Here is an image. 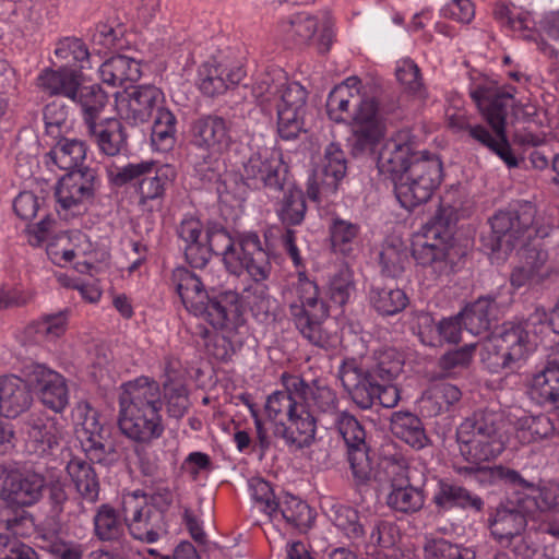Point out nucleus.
<instances>
[{
    "label": "nucleus",
    "instance_id": "f257e3e1",
    "mask_svg": "<svg viewBox=\"0 0 559 559\" xmlns=\"http://www.w3.org/2000/svg\"><path fill=\"white\" fill-rule=\"evenodd\" d=\"M508 439L507 420L501 411H475L456 429L461 454L472 464L457 467V474L473 477L480 484L502 481L512 488H533L532 481L513 468L503 465L481 466V463L496 459L506 450Z\"/></svg>",
    "mask_w": 559,
    "mask_h": 559
},
{
    "label": "nucleus",
    "instance_id": "f03ea898",
    "mask_svg": "<svg viewBox=\"0 0 559 559\" xmlns=\"http://www.w3.org/2000/svg\"><path fill=\"white\" fill-rule=\"evenodd\" d=\"M173 283L186 309L202 319L215 331L224 334L223 352L216 355L226 359L236 348L230 337L243 326L239 294L234 290H209L200 275L187 267H177L173 272Z\"/></svg>",
    "mask_w": 559,
    "mask_h": 559
},
{
    "label": "nucleus",
    "instance_id": "7ed1b4c3",
    "mask_svg": "<svg viewBox=\"0 0 559 559\" xmlns=\"http://www.w3.org/2000/svg\"><path fill=\"white\" fill-rule=\"evenodd\" d=\"M118 427L128 439L148 444L164 433L159 384L140 377L122 385Z\"/></svg>",
    "mask_w": 559,
    "mask_h": 559
},
{
    "label": "nucleus",
    "instance_id": "20e7f679",
    "mask_svg": "<svg viewBox=\"0 0 559 559\" xmlns=\"http://www.w3.org/2000/svg\"><path fill=\"white\" fill-rule=\"evenodd\" d=\"M252 94L263 111L274 106L277 115V133L282 140L297 139L305 129L308 92L297 82H288L282 71L265 74L258 81Z\"/></svg>",
    "mask_w": 559,
    "mask_h": 559
},
{
    "label": "nucleus",
    "instance_id": "39448f33",
    "mask_svg": "<svg viewBox=\"0 0 559 559\" xmlns=\"http://www.w3.org/2000/svg\"><path fill=\"white\" fill-rule=\"evenodd\" d=\"M205 240L213 254L222 255L230 274L247 272L253 281H265L272 271L270 255L257 233H243L235 240L219 222L205 223Z\"/></svg>",
    "mask_w": 559,
    "mask_h": 559
},
{
    "label": "nucleus",
    "instance_id": "423d86ee",
    "mask_svg": "<svg viewBox=\"0 0 559 559\" xmlns=\"http://www.w3.org/2000/svg\"><path fill=\"white\" fill-rule=\"evenodd\" d=\"M334 424L345 443L346 459L357 487L368 486L371 481H383L379 466L386 473L400 474L404 471L403 462L393 457H385L381 463L377 462L376 454L367 442L364 426L352 413L340 412Z\"/></svg>",
    "mask_w": 559,
    "mask_h": 559
},
{
    "label": "nucleus",
    "instance_id": "0eeeda50",
    "mask_svg": "<svg viewBox=\"0 0 559 559\" xmlns=\"http://www.w3.org/2000/svg\"><path fill=\"white\" fill-rule=\"evenodd\" d=\"M456 221L457 207L442 199L439 209L425 225L424 235L413 243L414 259L418 264L429 266L437 277L454 272L451 242Z\"/></svg>",
    "mask_w": 559,
    "mask_h": 559
},
{
    "label": "nucleus",
    "instance_id": "6e6552de",
    "mask_svg": "<svg viewBox=\"0 0 559 559\" xmlns=\"http://www.w3.org/2000/svg\"><path fill=\"white\" fill-rule=\"evenodd\" d=\"M532 344L524 322L506 321L486 337L481 345V362L492 373L501 370L514 371L522 366Z\"/></svg>",
    "mask_w": 559,
    "mask_h": 559
},
{
    "label": "nucleus",
    "instance_id": "1a4fd4ad",
    "mask_svg": "<svg viewBox=\"0 0 559 559\" xmlns=\"http://www.w3.org/2000/svg\"><path fill=\"white\" fill-rule=\"evenodd\" d=\"M296 300L288 306L290 318L300 334L319 347L329 345V334L323 329L330 316L329 305L320 298L318 284L306 272H298L295 284Z\"/></svg>",
    "mask_w": 559,
    "mask_h": 559
},
{
    "label": "nucleus",
    "instance_id": "9d476101",
    "mask_svg": "<svg viewBox=\"0 0 559 559\" xmlns=\"http://www.w3.org/2000/svg\"><path fill=\"white\" fill-rule=\"evenodd\" d=\"M536 213V206L531 201H515L507 209L497 211L488 221L490 233L483 237L484 246L491 252L509 253L518 246L525 245Z\"/></svg>",
    "mask_w": 559,
    "mask_h": 559
},
{
    "label": "nucleus",
    "instance_id": "9b49d317",
    "mask_svg": "<svg viewBox=\"0 0 559 559\" xmlns=\"http://www.w3.org/2000/svg\"><path fill=\"white\" fill-rule=\"evenodd\" d=\"M75 435L92 463L110 466L119 461L111 427L99 421V414L90 403L80 402L74 409Z\"/></svg>",
    "mask_w": 559,
    "mask_h": 559
},
{
    "label": "nucleus",
    "instance_id": "f8f14e48",
    "mask_svg": "<svg viewBox=\"0 0 559 559\" xmlns=\"http://www.w3.org/2000/svg\"><path fill=\"white\" fill-rule=\"evenodd\" d=\"M442 177V162L437 155L415 160L408 171L393 182L397 201L404 209L412 211L430 200Z\"/></svg>",
    "mask_w": 559,
    "mask_h": 559
},
{
    "label": "nucleus",
    "instance_id": "ddd939ff",
    "mask_svg": "<svg viewBox=\"0 0 559 559\" xmlns=\"http://www.w3.org/2000/svg\"><path fill=\"white\" fill-rule=\"evenodd\" d=\"M190 143L201 150L202 162L197 164L199 171L212 173L210 179L218 177V156L228 151L233 143L230 122L217 115H205L191 124Z\"/></svg>",
    "mask_w": 559,
    "mask_h": 559
},
{
    "label": "nucleus",
    "instance_id": "4468645a",
    "mask_svg": "<svg viewBox=\"0 0 559 559\" xmlns=\"http://www.w3.org/2000/svg\"><path fill=\"white\" fill-rule=\"evenodd\" d=\"M243 178L248 186L280 193L293 176L281 153L263 148L253 152L243 164Z\"/></svg>",
    "mask_w": 559,
    "mask_h": 559
},
{
    "label": "nucleus",
    "instance_id": "2eb2a0df",
    "mask_svg": "<svg viewBox=\"0 0 559 559\" xmlns=\"http://www.w3.org/2000/svg\"><path fill=\"white\" fill-rule=\"evenodd\" d=\"M97 176L94 169H85L67 173L56 187L55 197L59 204V215L64 212L68 215L76 216L84 214L88 205L93 203L97 189Z\"/></svg>",
    "mask_w": 559,
    "mask_h": 559
},
{
    "label": "nucleus",
    "instance_id": "dca6fc26",
    "mask_svg": "<svg viewBox=\"0 0 559 559\" xmlns=\"http://www.w3.org/2000/svg\"><path fill=\"white\" fill-rule=\"evenodd\" d=\"M337 378L358 408L368 411L373 407L374 396L382 381L368 366H362L355 358H345L338 367Z\"/></svg>",
    "mask_w": 559,
    "mask_h": 559
},
{
    "label": "nucleus",
    "instance_id": "f3484780",
    "mask_svg": "<svg viewBox=\"0 0 559 559\" xmlns=\"http://www.w3.org/2000/svg\"><path fill=\"white\" fill-rule=\"evenodd\" d=\"M337 378L358 408L368 411L373 407L374 396L382 381L368 366H362L355 358H345L338 367Z\"/></svg>",
    "mask_w": 559,
    "mask_h": 559
},
{
    "label": "nucleus",
    "instance_id": "a211bd4d",
    "mask_svg": "<svg viewBox=\"0 0 559 559\" xmlns=\"http://www.w3.org/2000/svg\"><path fill=\"white\" fill-rule=\"evenodd\" d=\"M280 192H283V198L277 203L276 214L281 223L286 226L281 241L294 264L298 266L301 264V257L296 245V231L290 226L300 225L305 219L307 212L305 193L293 179Z\"/></svg>",
    "mask_w": 559,
    "mask_h": 559
},
{
    "label": "nucleus",
    "instance_id": "6ab92c4d",
    "mask_svg": "<svg viewBox=\"0 0 559 559\" xmlns=\"http://www.w3.org/2000/svg\"><path fill=\"white\" fill-rule=\"evenodd\" d=\"M165 96L154 85H138L116 96V107L120 118L131 126L147 122L153 112L158 114L165 106Z\"/></svg>",
    "mask_w": 559,
    "mask_h": 559
},
{
    "label": "nucleus",
    "instance_id": "aec40b11",
    "mask_svg": "<svg viewBox=\"0 0 559 559\" xmlns=\"http://www.w3.org/2000/svg\"><path fill=\"white\" fill-rule=\"evenodd\" d=\"M432 156L417 150L415 140L409 132L401 131L389 140L378 155V168L382 174H389L393 182L408 171L415 160L428 159Z\"/></svg>",
    "mask_w": 559,
    "mask_h": 559
},
{
    "label": "nucleus",
    "instance_id": "412c9836",
    "mask_svg": "<svg viewBox=\"0 0 559 559\" xmlns=\"http://www.w3.org/2000/svg\"><path fill=\"white\" fill-rule=\"evenodd\" d=\"M347 171V159L337 143H330L325 150L321 166L316 169L307 183V197L319 202L322 194L334 193Z\"/></svg>",
    "mask_w": 559,
    "mask_h": 559
},
{
    "label": "nucleus",
    "instance_id": "4be33fe9",
    "mask_svg": "<svg viewBox=\"0 0 559 559\" xmlns=\"http://www.w3.org/2000/svg\"><path fill=\"white\" fill-rule=\"evenodd\" d=\"M384 136V123L380 117L378 104L368 102L362 105L353 124L348 144L353 156L373 154Z\"/></svg>",
    "mask_w": 559,
    "mask_h": 559
},
{
    "label": "nucleus",
    "instance_id": "5701e85b",
    "mask_svg": "<svg viewBox=\"0 0 559 559\" xmlns=\"http://www.w3.org/2000/svg\"><path fill=\"white\" fill-rule=\"evenodd\" d=\"M26 376L46 407L61 413L68 406L69 389L60 373L44 365L31 364L26 367Z\"/></svg>",
    "mask_w": 559,
    "mask_h": 559
},
{
    "label": "nucleus",
    "instance_id": "b1692460",
    "mask_svg": "<svg viewBox=\"0 0 559 559\" xmlns=\"http://www.w3.org/2000/svg\"><path fill=\"white\" fill-rule=\"evenodd\" d=\"M287 420L288 424L283 420L274 424V438L282 439L286 447L294 450L309 448L316 441L317 419L307 404L301 403Z\"/></svg>",
    "mask_w": 559,
    "mask_h": 559
},
{
    "label": "nucleus",
    "instance_id": "393cba45",
    "mask_svg": "<svg viewBox=\"0 0 559 559\" xmlns=\"http://www.w3.org/2000/svg\"><path fill=\"white\" fill-rule=\"evenodd\" d=\"M26 449L38 456L59 447L66 436L62 421L56 417L34 416L26 421Z\"/></svg>",
    "mask_w": 559,
    "mask_h": 559
},
{
    "label": "nucleus",
    "instance_id": "a878e982",
    "mask_svg": "<svg viewBox=\"0 0 559 559\" xmlns=\"http://www.w3.org/2000/svg\"><path fill=\"white\" fill-rule=\"evenodd\" d=\"M45 486L43 475L15 469L9 475L7 485L1 486L0 497L11 504L31 507L41 499Z\"/></svg>",
    "mask_w": 559,
    "mask_h": 559
},
{
    "label": "nucleus",
    "instance_id": "bb28decb",
    "mask_svg": "<svg viewBox=\"0 0 559 559\" xmlns=\"http://www.w3.org/2000/svg\"><path fill=\"white\" fill-rule=\"evenodd\" d=\"M471 97L484 112L495 134H502L506 131L508 109L513 105V95L507 91L479 85L471 91Z\"/></svg>",
    "mask_w": 559,
    "mask_h": 559
},
{
    "label": "nucleus",
    "instance_id": "cd10ccee",
    "mask_svg": "<svg viewBox=\"0 0 559 559\" xmlns=\"http://www.w3.org/2000/svg\"><path fill=\"white\" fill-rule=\"evenodd\" d=\"M532 508L519 500L516 506H500L488 519V525L493 538L501 545L523 534L527 526V515Z\"/></svg>",
    "mask_w": 559,
    "mask_h": 559
},
{
    "label": "nucleus",
    "instance_id": "c85d7f7f",
    "mask_svg": "<svg viewBox=\"0 0 559 559\" xmlns=\"http://www.w3.org/2000/svg\"><path fill=\"white\" fill-rule=\"evenodd\" d=\"M432 503L438 513H445L453 509L472 510L479 513L485 507L481 497L448 478L438 480Z\"/></svg>",
    "mask_w": 559,
    "mask_h": 559
},
{
    "label": "nucleus",
    "instance_id": "c756f323",
    "mask_svg": "<svg viewBox=\"0 0 559 559\" xmlns=\"http://www.w3.org/2000/svg\"><path fill=\"white\" fill-rule=\"evenodd\" d=\"M527 393L539 406L559 409V358L548 359L530 381Z\"/></svg>",
    "mask_w": 559,
    "mask_h": 559
},
{
    "label": "nucleus",
    "instance_id": "7c9ffc66",
    "mask_svg": "<svg viewBox=\"0 0 559 559\" xmlns=\"http://www.w3.org/2000/svg\"><path fill=\"white\" fill-rule=\"evenodd\" d=\"M83 73L79 69L59 66L56 70H43L37 78V85L50 96L60 95L72 100L83 84Z\"/></svg>",
    "mask_w": 559,
    "mask_h": 559
},
{
    "label": "nucleus",
    "instance_id": "2f4dec72",
    "mask_svg": "<svg viewBox=\"0 0 559 559\" xmlns=\"http://www.w3.org/2000/svg\"><path fill=\"white\" fill-rule=\"evenodd\" d=\"M87 134L107 156H117L128 151V134L120 120L116 118L102 119L91 123Z\"/></svg>",
    "mask_w": 559,
    "mask_h": 559
},
{
    "label": "nucleus",
    "instance_id": "473e14b6",
    "mask_svg": "<svg viewBox=\"0 0 559 559\" xmlns=\"http://www.w3.org/2000/svg\"><path fill=\"white\" fill-rule=\"evenodd\" d=\"M498 316L499 307L491 295L478 297L459 312L465 330L473 335L489 332L491 325L498 321Z\"/></svg>",
    "mask_w": 559,
    "mask_h": 559
},
{
    "label": "nucleus",
    "instance_id": "72a5a7b5",
    "mask_svg": "<svg viewBox=\"0 0 559 559\" xmlns=\"http://www.w3.org/2000/svg\"><path fill=\"white\" fill-rule=\"evenodd\" d=\"M151 162V166L144 171L139 187V204L145 205L148 201L163 200L167 188L174 182L177 173L171 165H157Z\"/></svg>",
    "mask_w": 559,
    "mask_h": 559
},
{
    "label": "nucleus",
    "instance_id": "f704fd0d",
    "mask_svg": "<svg viewBox=\"0 0 559 559\" xmlns=\"http://www.w3.org/2000/svg\"><path fill=\"white\" fill-rule=\"evenodd\" d=\"M33 402L32 393L21 378L15 376L2 377L0 393V414L7 418H15L29 408Z\"/></svg>",
    "mask_w": 559,
    "mask_h": 559
},
{
    "label": "nucleus",
    "instance_id": "c9c22d12",
    "mask_svg": "<svg viewBox=\"0 0 559 559\" xmlns=\"http://www.w3.org/2000/svg\"><path fill=\"white\" fill-rule=\"evenodd\" d=\"M368 102H376L372 97L359 95V93L350 94L345 86H335L329 94L326 99V111L329 117L342 122L347 118H353L361 110L362 105Z\"/></svg>",
    "mask_w": 559,
    "mask_h": 559
},
{
    "label": "nucleus",
    "instance_id": "e433bc0d",
    "mask_svg": "<svg viewBox=\"0 0 559 559\" xmlns=\"http://www.w3.org/2000/svg\"><path fill=\"white\" fill-rule=\"evenodd\" d=\"M319 31L317 16L299 12L278 22V32L283 39L295 46L310 43Z\"/></svg>",
    "mask_w": 559,
    "mask_h": 559
},
{
    "label": "nucleus",
    "instance_id": "4c0bfd02",
    "mask_svg": "<svg viewBox=\"0 0 559 559\" xmlns=\"http://www.w3.org/2000/svg\"><path fill=\"white\" fill-rule=\"evenodd\" d=\"M94 536L103 543H117L123 546L126 525L119 512L110 504H100L93 518Z\"/></svg>",
    "mask_w": 559,
    "mask_h": 559
},
{
    "label": "nucleus",
    "instance_id": "58836bf2",
    "mask_svg": "<svg viewBox=\"0 0 559 559\" xmlns=\"http://www.w3.org/2000/svg\"><path fill=\"white\" fill-rule=\"evenodd\" d=\"M392 433L416 450H421L430 442L421 419L409 412H394L391 417Z\"/></svg>",
    "mask_w": 559,
    "mask_h": 559
},
{
    "label": "nucleus",
    "instance_id": "ea45409f",
    "mask_svg": "<svg viewBox=\"0 0 559 559\" xmlns=\"http://www.w3.org/2000/svg\"><path fill=\"white\" fill-rule=\"evenodd\" d=\"M46 156L67 173L90 169L83 165L86 146L81 140L61 138Z\"/></svg>",
    "mask_w": 559,
    "mask_h": 559
},
{
    "label": "nucleus",
    "instance_id": "a19ab883",
    "mask_svg": "<svg viewBox=\"0 0 559 559\" xmlns=\"http://www.w3.org/2000/svg\"><path fill=\"white\" fill-rule=\"evenodd\" d=\"M66 469L79 495L88 502H96L100 486L92 464L82 459L73 457L68 462Z\"/></svg>",
    "mask_w": 559,
    "mask_h": 559
},
{
    "label": "nucleus",
    "instance_id": "79ce46f5",
    "mask_svg": "<svg viewBox=\"0 0 559 559\" xmlns=\"http://www.w3.org/2000/svg\"><path fill=\"white\" fill-rule=\"evenodd\" d=\"M109 96L99 84H82L72 103L80 107L86 129L98 122L100 114L107 106Z\"/></svg>",
    "mask_w": 559,
    "mask_h": 559
},
{
    "label": "nucleus",
    "instance_id": "37998d69",
    "mask_svg": "<svg viewBox=\"0 0 559 559\" xmlns=\"http://www.w3.org/2000/svg\"><path fill=\"white\" fill-rule=\"evenodd\" d=\"M99 73L103 82L112 86L135 82L141 76L140 63L122 55L106 60L100 66Z\"/></svg>",
    "mask_w": 559,
    "mask_h": 559
},
{
    "label": "nucleus",
    "instance_id": "c03bdc74",
    "mask_svg": "<svg viewBox=\"0 0 559 559\" xmlns=\"http://www.w3.org/2000/svg\"><path fill=\"white\" fill-rule=\"evenodd\" d=\"M329 234L332 251L348 257L358 247L360 226L335 216L329 224Z\"/></svg>",
    "mask_w": 559,
    "mask_h": 559
},
{
    "label": "nucleus",
    "instance_id": "a18cd8bd",
    "mask_svg": "<svg viewBox=\"0 0 559 559\" xmlns=\"http://www.w3.org/2000/svg\"><path fill=\"white\" fill-rule=\"evenodd\" d=\"M276 504V513L271 516L272 519H277L281 515L287 525L300 532L307 531L311 526L314 516L311 508L305 501L286 495Z\"/></svg>",
    "mask_w": 559,
    "mask_h": 559
},
{
    "label": "nucleus",
    "instance_id": "49530a36",
    "mask_svg": "<svg viewBox=\"0 0 559 559\" xmlns=\"http://www.w3.org/2000/svg\"><path fill=\"white\" fill-rule=\"evenodd\" d=\"M392 490L388 495V506L402 513H414L419 511L425 503L424 490L411 484H400L397 479H391Z\"/></svg>",
    "mask_w": 559,
    "mask_h": 559
},
{
    "label": "nucleus",
    "instance_id": "de8ad7c7",
    "mask_svg": "<svg viewBox=\"0 0 559 559\" xmlns=\"http://www.w3.org/2000/svg\"><path fill=\"white\" fill-rule=\"evenodd\" d=\"M555 430L554 421L545 414L525 415L515 421L516 437L526 444L548 439Z\"/></svg>",
    "mask_w": 559,
    "mask_h": 559
},
{
    "label": "nucleus",
    "instance_id": "09e8293b",
    "mask_svg": "<svg viewBox=\"0 0 559 559\" xmlns=\"http://www.w3.org/2000/svg\"><path fill=\"white\" fill-rule=\"evenodd\" d=\"M468 134L472 139L499 156L509 168L519 166V159L512 151L506 131H503L502 134H496V138H493L486 127L475 124L469 129Z\"/></svg>",
    "mask_w": 559,
    "mask_h": 559
},
{
    "label": "nucleus",
    "instance_id": "8fccbe9b",
    "mask_svg": "<svg viewBox=\"0 0 559 559\" xmlns=\"http://www.w3.org/2000/svg\"><path fill=\"white\" fill-rule=\"evenodd\" d=\"M369 298L372 307L382 316H393L406 308L408 297L400 288L374 285L371 287Z\"/></svg>",
    "mask_w": 559,
    "mask_h": 559
},
{
    "label": "nucleus",
    "instance_id": "3c124183",
    "mask_svg": "<svg viewBox=\"0 0 559 559\" xmlns=\"http://www.w3.org/2000/svg\"><path fill=\"white\" fill-rule=\"evenodd\" d=\"M402 355L392 347H382L373 352L372 361L368 366L381 381H395L403 371Z\"/></svg>",
    "mask_w": 559,
    "mask_h": 559
},
{
    "label": "nucleus",
    "instance_id": "603ef678",
    "mask_svg": "<svg viewBox=\"0 0 559 559\" xmlns=\"http://www.w3.org/2000/svg\"><path fill=\"white\" fill-rule=\"evenodd\" d=\"M177 120L175 115L164 107L158 110L154 119L151 132L152 145L160 152H167L176 143Z\"/></svg>",
    "mask_w": 559,
    "mask_h": 559
},
{
    "label": "nucleus",
    "instance_id": "864d4df0",
    "mask_svg": "<svg viewBox=\"0 0 559 559\" xmlns=\"http://www.w3.org/2000/svg\"><path fill=\"white\" fill-rule=\"evenodd\" d=\"M55 58L60 66L79 69L82 71L90 63L87 46L75 37H67L57 43Z\"/></svg>",
    "mask_w": 559,
    "mask_h": 559
},
{
    "label": "nucleus",
    "instance_id": "5fc2aeb1",
    "mask_svg": "<svg viewBox=\"0 0 559 559\" xmlns=\"http://www.w3.org/2000/svg\"><path fill=\"white\" fill-rule=\"evenodd\" d=\"M37 547L55 559H82L83 547L74 542H66L55 533L48 532L36 537Z\"/></svg>",
    "mask_w": 559,
    "mask_h": 559
},
{
    "label": "nucleus",
    "instance_id": "6e6d98bb",
    "mask_svg": "<svg viewBox=\"0 0 559 559\" xmlns=\"http://www.w3.org/2000/svg\"><path fill=\"white\" fill-rule=\"evenodd\" d=\"M379 262L385 276L397 278L409 263L407 248L402 242L385 243L379 254Z\"/></svg>",
    "mask_w": 559,
    "mask_h": 559
},
{
    "label": "nucleus",
    "instance_id": "4d7b16f0",
    "mask_svg": "<svg viewBox=\"0 0 559 559\" xmlns=\"http://www.w3.org/2000/svg\"><path fill=\"white\" fill-rule=\"evenodd\" d=\"M163 396L167 413L170 417L182 418L190 407L187 386L180 382L168 379L163 383Z\"/></svg>",
    "mask_w": 559,
    "mask_h": 559
},
{
    "label": "nucleus",
    "instance_id": "13d9d810",
    "mask_svg": "<svg viewBox=\"0 0 559 559\" xmlns=\"http://www.w3.org/2000/svg\"><path fill=\"white\" fill-rule=\"evenodd\" d=\"M395 75L406 93L419 100L427 98V91L423 83L420 69L413 60H403L397 67Z\"/></svg>",
    "mask_w": 559,
    "mask_h": 559
},
{
    "label": "nucleus",
    "instance_id": "bf43d9fd",
    "mask_svg": "<svg viewBox=\"0 0 559 559\" xmlns=\"http://www.w3.org/2000/svg\"><path fill=\"white\" fill-rule=\"evenodd\" d=\"M425 559H475V551L444 538L431 539L424 547Z\"/></svg>",
    "mask_w": 559,
    "mask_h": 559
},
{
    "label": "nucleus",
    "instance_id": "052dcab7",
    "mask_svg": "<svg viewBox=\"0 0 559 559\" xmlns=\"http://www.w3.org/2000/svg\"><path fill=\"white\" fill-rule=\"evenodd\" d=\"M311 401L310 406L318 413L336 415L340 413L337 393L326 384H322L319 380L311 383V390L308 395ZM309 408V405H307Z\"/></svg>",
    "mask_w": 559,
    "mask_h": 559
},
{
    "label": "nucleus",
    "instance_id": "680f3d73",
    "mask_svg": "<svg viewBox=\"0 0 559 559\" xmlns=\"http://www.w3.org/2000/svg\"><path fill=\"white\" fill-rule=\"evenodd\" d=\"M333 522L334 525L353 542L360 540L365 537V524L361 523L359 513L354 508L345 506L337 508Z\"/></svg>",
    "mask_w": 559,
    "mask_h": 559
},
{
    "label": "nucleus",
    "instance_id": "e2e57ef3",
    "mask_svg": "<svg viewBox=\"0 0 559 559\" xmlns=\"http://www.w3.org/2000/svg\"><path fill=\"white\" fill-rule=\"evenodd\" d=\"M547 260V252L544 250H537L536 248H532L528 250L526 257V263L530 265L515 267L511 273V285L520 288L528 283L538 282L536 280V275L538 269L544 265Z\"/></svg>",
    "mask_w": 559,
    "mask_h": 559
},
{
    "label": "nucleus",
    "instance_id": "0e129e2a",
    "mask_svg": "<svg viewBox=\"0 0 559 559\" xmlns=\"http://www.w3.org/2000/svg\"><path fill=\"white\" fill-rule=\"evenodd\" d=\"M533 488H522L523 490H535ZM538 495L536 497H525L521 499L524 506L532 508V513L538 509L540 511H549L559 504V484L556 481L544 483L537 486Z\"/></svg>",
    "mask_w": 559,
    "mask_h": 559
},
{
    "label": "nucleus",
    "instance_id": "69168bd1",
    "mask_svg": "<svg viewBox=\"0 0 559 559\" xmlns=\"http://www.w3.org/2000/svg\"><path fill=\"white\" fill-rule=\"evenodd\" d=\"M254 282L255 284L247 289L248 295L246 299L253 316L258 320L264 321L272 314L274 301L269 294L266 285L261 284L262 281Z\"/></svg>",
    "mask_w": 559,
    "mask_h": 559
},
{
    "label": "nucleus",
    "instance_id": "338daca9",
    "mask_svg": "<svg viewBox=\"0 0 559 559\" xmlns=\"http://www.w3.org/2000/svg\"><path fill=\"white\" fill-rule=\"evenodd\" d=\"M300 405L301 402L295 401L288 392L276 391L269 395L264 409L272 428L275 423L282 420L281 416L285 415L288 418Z\"/></svg>",
    "mask_w": 559,
    "mask_h": 559
},
{
    "label": "nucleus",
    "instance_id": "774afa93",
    "mask_svg": "<svg viewBox=\"0 0 559 559\" xmlns=\"http://www.w3.org/2000/svg\"><path fill=\"white\" fill-rule=\"evenodd\" d=\"M133 520L142 523L145 528L146 543H155L162 532L166 531L165 516L160 510L154 508H141L133 513Z\"/></svg>",
    "mask_w": 559,
    "mask_h": 559
}]
</instances>
